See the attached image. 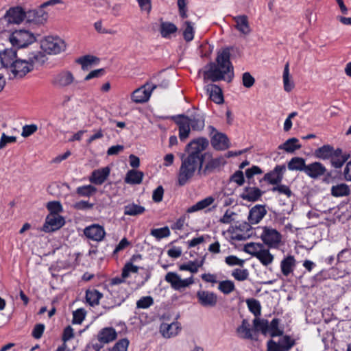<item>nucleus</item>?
I'll return each mask as SVG.
<instances>
[{"mask_svg": "<svg viewBox=\"0 0 351 351\" xmlns=\"http://www.w3.org/2000/svg\"><path fill=\"white\" fill-rule=\"evenodd\" d=\"M123 210L125 215L137 216L143 214L145 211V208L135 203H131L125 205Z\"/></svg>", "mask_w": 351, "mask_h": 351, "instance_id": "38", "label": "nucleus"}, {"mask_svg": "<svg viewBox=\"0 0 351 351\" xmlns=\"http://www.w3.org/2000/svg\"><path fill=\"white\" fill-rule=\"evenodd\" d=\"M256 258L265 266L271 264L274 260V256L269 252V250L264 248L261 252H258Z\"/></svg>", "mask_w": 351, "mask_h": 351, "instance_id": "45", "label": "nucleus"}, {"mask_svg": "<svg viewBox=\"0 0 351 351\" xmlns=\"http://www.w3.org/2000/svg\"><path fill=\"white\" fill-rule=\"evenodd\" d=\"M189 117L191 129L195 131H201L205 126V116L204 114L195 111Z\"/></svg>", "mask_w": 351, "mask_h": 351, "instance_id": "27", "label": "nucleus"}, {"mask_svg": "<svg viewBox=\"0 0 351 351\" xmlns=\"http://www.w3.org/2000/svg\"><path fill=\"white\" fill-rule=\"evenodd\" d=\"M12 47L16 49L25 48L36 41V37L28 30L20 29L14 31L9 36Z\"/></svg>", "mask_w": 351, "mask_h": 351, "instance_id": "3", "label": "nucleus"}, {"mask_svg": "<svg viewBox=\"0 0 351 351\" xmlns=\"http://www.w3.org/2000/svg\"><path fill=\"white\" fill-rule=\"evenodd\" d=\"M253 329L250 328V324L246 319L242 321L241 325L237 328L239 337L244 339H252Z\"/></svg>", "mask_w": 351, "mask_h": 351, "instance_id": "34", "label": "nucleus"}, {"mask_svg": "<svg viewBox=\"0 0 351 351\" xmlns=\"http://www.w3.org/2000/svg\"><path fill=\"white\" fill-rule=\"evenodd\" d=\"M210 143L214 149L223 151L230 147V141L226 134L217 132L211 138Z\"/></svg>", "mask_w": 351, "mask_h": 351, "instance_id": "20", "label": "nucleus"}, {"mask_svg": "<svg viewBox=\"0 0 351 351\" xmlns=\"http://www.w3.org/2000/svg\"><path fill=\"white\" fill-rule=\"evenodd\" d=\"M41 47L49 54H58L66 49L65 42L59 37L47 36L42 42Z\"/></svg>", "mask_w": 351, "mask_h": 351, "instance_id": "6", "label": "nucleus"}, {"mask_svg": "<svg viewBox=\"0 0 351 351\" xmlns=\"http://www.w3.org/2000/svg\"><path fill=\"white\" fill-rule=\"evenodd\" d=\"M326 167L319 162H313L306 165L304 173L312 179H317L326 174Z\"/></svg>", "mask_w": 351, "mask_h": 351, "instance_id": "17", "label": "nucleus"}, {"mask_svg": "<svg viewBox=\"0 0 351 351\" xmlns=\"http://www.w3.org/2000/svg\"><path fill=\"white\" fill-rule=\"evenodd\" d=\"M144 174L142 171L134 169L129 170L125 178V182L132 184H139L142 182Z\"/></svg>", "mask_w": 351, "mask_h": 351, "instance_id": "35", "label": "nucleus"}, {"mask_svg": "<svg viewBox=\"0 0 351 351\" xmlns=\"http://www.w3.org/2000/svg\"><path fill=\"white\" fill-rule=\"evenodd\" d=\"M253 325L256 330H261L264 335L267 333L269 329V324L267 319H260L255 318L253 320Z\"/></svg>", "mask_w": 351, "mask_h": 351, "instance_id": "49", "label": "nucleus"}, {"mask_svg": "<svg viewBox=\"0 0 351 351\" xmlns=\"http://www.w3.org/2000/svg\"><path fill=\"white\" fill-rule=\"evenodd\" d=\"M171 119L178 127L180 141H184L189 136L191 132L189 117L182 114L172 116Z\"/></svg>", "mask_w": 351, "mask_h": 351, "instance_id": "9", "label": "nucleus"}, {"mask_svg": "<svg viewBox=\"0 0 351 351\" xmlns=\"http://www.w3.org/2000/svg\"><path fill=\"white\" fill-rule=\"evenodd\" d=\"M209 145L206 138L193 139L185 147L186 154L181 156V165L178 173V184L185 185L197 172L207 176L219 171L226 160L223 156L214 158L212 153L204 152Z\"/></svg>", "mask_w": 351, "mask_h": 351, "instance_id": "1", "label": "nucleus"}, {"mask_svg": "<svg viewBox=\"0 0 351 351\" xmlns=\"http://www.w3.org/2000/svg\"><path fill=\"white\" fill-rule=\"evenodd\" d=\"M97 191V188L91 184L80 186L76 189V193L80 197H90Z\"/></svg>", "mask_w": 351, "mask_h": 351, "instance_id": "43", "label": "nucleus"}, {"mask_svg": "<svg viewBox=\"0 0 351 351\" xmlns=\"http://www.w3.org/2000/svg\"><path fill=\"white\" fill-rule=\"evenodd\" d=\"M74 81L75 77L71 71H62L56 75L53 83L59 87L63 88L71 85Z\"/></svg>", "mask_w": 351, "mask_h": 351, "instance_id": "23", "label": "nucleus"}, {"mask_svg": "<svg viewBox=\"0 0 351 351\" xmlns=\"http://www.w3.org/2000/svg\"><path fill=\"white\" fill-rule=\"evenodd\" d=\"M202 261L198 263L196 261H189L186 264H182L180 266V270L182 271H189L191 273H197L199 267L202 265Z\"/></svg>", "mask_w": 351, "mask_h": 351, "instance_id": "52", "label": "nucleus"}, {"mask_svg": "<svg viewBox=\"0 0 351 351\" xmlns=\"http://www.w3.org/2000/svg\"><path fill=\"white\" fill-rule=\"evenodd\" d=\"M47 208L50 212L49 215H59L63 210L62 204L58 201L48 202Z\"/></svg>", "mask_w": 351, "mask_h": 351, "instance_id": "56", "label": "nucleus"}, {"mask_svg": "<svg viewBox=\"0 0 351 351\" xmlns=\"http://www.w3.org/2000/svg\"><path fill=\"white\" fill-rule=\"evenodd\" d=\"M264 193L258 187L245 186L243 192L240 195V197L248 202H256L258 200Z\"/></svg>", "mask_w": 351, "mask_h": 351, "instance_id": "24", "label": "nucleus"}, {"mask_svg": "<svg viewBox=\"0 0 351 351\" xmlns=\"http://www.w3.org/2000/svg\"><path fill=\"white\" fill-rule=\"evenodd\" d=\"M17 59L16 49L9 48L0 51L1 64L3 67L8 70Z\"/></svg>", "mask_w": 351, "mask_h": 351, "instance_id": "21", "label": "nucleus"}, {"mask_svg": "<svg viewBox=\"0 0 351 351\" xmlns=\"http://www.w3.org/2000/svg\"><path fill=\"white\" fill-rule=\"evenodd\" d=\"M267 213V210L265 205L256 204L250 210L247 219L251 224H257Z\"/></svg>", "mask_w": 351, "mask_h": 351, "instance_id": "19", "label": "nucleus"}, {"mask_svg": "<svg viewBox=\"0 0 351 351\" xmlns=\"http://www.w3.org/2000/svg\"><path fill=\"white\" fill-rule=\"evenodd\" d=\"M215 201V199L211 197H207L199 202H197L195 204L189 207L187 210L188 213H194L198 210H203L209 206H210Z\"/></svg>", "mask_w": 351, "mask_h": 351, "instance_id": "41", "label": "nucleus"}, {"mask_svg": "<svg viewBox=\"0 0 351 351\" xmlns=\"http://www.w3.org/2000/svg\"><path fill=\"white\" fill-rule=\"evenodd\" d=\"M271 191L273 193L278 192L280 195H285L288 198L291 197L293 195L289 186L285 184H281V183L273 186Z\"/></svg>", "mask_w": 351, "mask_h": 351, "instance_id": "51", "label": "nucleus"}, {"mask_svg": "<svg viewBox=\"0 0 351 351\" xmlns=\"http://www.w3.org/2000/svg\"><path fill=\"white\" fill-rule=\"evenodd\" d=\"M306 167V160L302 157H293L287 163V168L290 171L304 172Z\"/></svg>", "mask_w": 351, "mask_h": 351, "instance_id": "33", "label": "nucleus"}, {"mask_svg": "<svg viewBox=\"0 0 351 351\" xmlns=\"http://www.w3.org/2000/svg\"><path fill=\"white\" fill-rule=\"evenodd\" d=\"M103 294L98 290L93 289L86 291V300L91 306L98 305Z\"/></svg>", "mask_w": 351, "mask_h": 351, "instance_id": "37", "label": "nucleus"}, {"mask_svg": "<svg viewBox=\"0 0 351 351\" xmlns=\"http://www.w3.org/2000/svg\"><path fill=\"white\" fill-rule=\"evenodd\" d=\"M225 263L229 266L239 265L243 267L245 263V260L241 259L234 255H230L225 258Z\"/></svg>", "mask_w": 351, "mask_h": 351, "instance_id": "61", "label": "nucleus"}, {"mask_svg": "<svg viewBox=\"0 0 351 351\" xmlns=\"http://www.w3.org/2000/svg\"><path fill=\"white\" fill-rule=\"evenodd\" d=\"M302 145L299 143V140L297 138H291L287 140L285 143L280 145L278 149L284 150L287 153H293L295 150L300 149Z\"/></svg>", "mask_w": 351, "mask_h": 351, "instance_id": "32", "label": "nucleus"}, {"mask_svg": "<svg viewBox=\"0 0 351 351\" xmlns=\"http://www.w3.org/2000/svg\"><path fill=\"white\" fill-rule=\"evenodd\" d=\"M186 27L183 32V38L186 42H190L194 38V29L191 22H185Z\"/></svg>", "mask_w": 351, "mask_h": 351, "instance_id": "58", "label": "nucleus"}, {"mask_svg": "<svg viewBox=\"0 0 351 351\" xmlns=\"http://www.w3.org/2000/svg\"><path fill=\"white\" fill-rule=\"evenodd\" d=\"M331 195L335 197H343L350 195L349 186L345 183L338 184L331 187Z\"/></svg>", "mask_w": 351, "mask_h": 351, "instance_id": "39", "label": "nucleus"}, {"mask_svg": "<svg viewBox=\"0 0 351 351\" xmlns=\"http://www.w3.org/2000/svg\"><path fill=\"white\" fill-rule=\"evenodd\" d=\"M84 234L87 238L95 241H101L106 236L104 227L99 224H92L85 228Z\"/></svg>", "mask_w": 351, "mask_h": 351, "instance_id": "16", "label": "nucleus"}, {"mask_svg": "<svg viewBox=\"0 0 351 351\" xmlns=\"http://www.w3.org/2000/svg\"><path fill=\"white\" fill-rule=\"evenodd\" d=\"M333 149V146L328 144L324 145L315 150L314 156L316 158L323 160H329Z\"/></svg>", "mask_w": 351, "mask_h": 351, "instance_id": "36", "label": "nucleus"}, {"mask_svg": "<svg viewBox=\"0 0 351 351\" xmlns=\"http://www.w3.org/2000/svg\"><path fill=\"white\" fill-rule=\"evenodd\" d=\"M198 302L204 307H214L217 303V295L216 293L199 290L196 294Z\"/></svg>", "mask_w": 351, "mask_h": 351, "instance_id": "15", "label": "nucleus"}, {"mask_svg": "<svg viewBox=\"0 0 351 351\" xmlns=\"http://www.w3.org/2000/svg\"><path fill=\"white\" fill-rule=\"evenodd\" d=\"M41 5L38 9L30 10L27 12L28 21L36 23H43L48 18V14Z\"/></svg>", "mask_w": 351, "mask_h": 351, "instance_id": "26", "label": "nucleus"}, {"mask_svg": "<svg viewBox=\"0 0 351 351\" xmlns=\"http://www.w3.org/2000/svg\"><path fill=\"white\" fill-rule=\"evenodd\" d=\"M295 259L293 256H287L284 258L280 263V268L282 274L285 276H288L293 272L294 267L295 266Z\"/></svg>", "mask_w": 351, "mask_h": 351, "instance_id": "31", "label": "nucleus"}, {"mask_svg": "<svg viewBox=\"0 0 351 351\" xmlns=\"http://www.w3.org/2000/svg\"><path fill=\"white\" fill-rule=\"evenodd\" d=\"M280 319L278 318H274L269 324V329L270 336L271 337H280L283 335L284 331L282 329L279 328Z\"/></svg>", "mask_w": 351, "mask_h": 351, "instance_id": "44", "label": "nucleus"}, {"mask_svg": "<svg viewBox=\"0 0 351 351\" xmlns=\"http://www.w3.org/2000/svg\"><path fill=\"white\" fill-rule=\"evenodd\" d=\"M26 14L21 7H14L10 8L4 15V20L8 23L19 24L21 23Z\"/></svg>", "mask_w": 351, "mask_h": 351, "instance_id": "18", "label": "nucleus"}, {"mask_svg": "<svg viewBox=\"0 0 351 351\" xmlns=\"http://www.w3.org/2000/svg\"><path fill=\"white\" fill-rule=\"evenodd\" d=\"M206 91L209 94L210 100L217 104H221L223 103V95L221 88L214 84H208L206 86Z\"/></svg>", "mask_w": 351, "mask_h": 351, "instance_id": "28", "label": "nucleus"}, {"mask_svg": "<svg viewBox=\"0 0 351 351\" xmlns=\"http://www.w3.org/2000/svg\"><path fill=\"white\" fill-rule=\"evenodd\" d=\"M34 69V60L29 61L18 58L8 70L10 72V78H23L29 72Z\"/></svg>", "mask_w": 351, "mask_h": 351, "instance_id": "4", "label": "nucleus"}, {"mask_svg": "<svg viewBox=\"0 0 351 351\" xmlns=\"http://www.w3.org/2000/svg\"><path fill=\"white\" fill-rule=\"evenodd\" d=\"M283 83H284V88L285 90L287 92L291 91L293 88V85L289 83V63H287L284 71H283Z\"/></svg>", "mask_w": 351, "mask_h": 351, "instance_id": "59", "label": "nucleus"}, {"mask_svg": "<svg viewBox=\"0 0 351 351\" xmlns=\"http://www.w3.org/2000/svg\"><path fill=\"white\" fill-rule=\"evenodd\" d=\"M170 230L167 226L160 228H155L151 230V235L154 237L158 240L167 237L170 235Z\"/></svg>", "mask_w": 351, "mask_h": 351, "instance_id": "50", "label": "nucleus"}, {"mask_svg": "<svg viewBox=\"0 0 351 351\" xmlns=\"http://www.w3.org/2000/svg\"><path fill=\"white\" fill-rule=\"evenodd\" d=\"M278 341L269 339L267 342V351H290L296 344L295 339L288 335H282Z\"/></svg>", "mask_w": 351, "mask_h": 351, "instance_id": "5", "label": "nucleus"}, {"mask_svg": "<svg viewBox=\"0 0 351 351\" xmlns=\"http://www.w3.org/2000/svg\"><path fill=\"white\" fill-rule=\"evenodd\" d=\"M285 171V165H278L273 170L266 173L260 181H265L269 184L276 186L282 182Z\"/></svg>", "mask_w": 351, "mask_h": 351, "instance_id": "12", "label": "nucleus"}, {"mask_svg": "<svg viewBox=\"0 0 351 351\" xmlns=\"http://www.w3.org/2000/svg\"><path fill=\"white\" fill-rule=\"evenodd\" d=\"M262 229L263 232L261 234V239L263 242L269 247H277L281 242V234L277 230L270 226H263Z\"/></svg>", "mask_w": 351, "mask_h": 351, "instance_id": "7", "label": "nucleus"}, {"mask_svg": "<svg viewBox=\"0 0 351 351\" xmlns=\"http://www.w3.org/2000/svg\"><path fill=\"white\" fill-rule=\"evenodd\" d=\"M263 173V171L257 165H253L252 167L248 168L245 170V174L247 178V182L249 185L256 184L254 179V176L260 175Z\"/></svg>", "mask_w": 351, "mask_h": 351, "instance_id": "42", "label": "nucleus"}, {"mask_svg": "<svg viewBox=\"0 0 351 351\" xmlns=\"http://www.w3.org/2000/svg\"><path fill=\"white\" fill-rule=\"evenodd\" d=\"M65 223L63 217L60 215H48L42 230L45 232H51L61 228Z\"/></svg>", "mask_w": 351, "mask_h": 351, "instance_id": "13", "label": "nucleus"}, {"mask_svg": "<svg viewBox=\"0 0 351 351\" xmlns=\"http://www.w3.org/2000/svg\"><path fill=\"white\" fill-rule=\"evenodd\" d=\"M232 276L238 281H244L247 279L249 272L247 269L237 268L232 271Z\"/></svg>", "mask_w": 351, "mask_h": 351, "instance_id": "55", "label": "nucleus"}, {"mask_svg": "<svg viewBox=\"0 0 351 351\" xmlns=\"http://www.w3.org/2000/svg\"><path fill=\"white\" fill-rule=\"evenodd\" d=\"M263 245L261 243H247L245 246V251L256 257V255L258 254V252H261L263 249Z\"/></svg>", "mask_w": 351, "mask_h": 351, "instance_id": "53", "label": "nucleus"}, {"mask_svg": "<svg viewBox=\"0 0 351 351\" xmlns=\"http://www.w3.org/2000/svg\"><path fill=\"white\" fill-rule=\"evenodd\" d=\"M350 158V154L349 153H343L341 148H334L329 160L332 167L341 169Z\"/></svg>", "mask_w": 351, "mask_h": 351, "instance_id": "14", "label": "nucleus"}, {"mask_svg": "<svg viewBox=\"0 0 351 351\" xmlns=\"http://www.w3.org/2000/svg\"><path fill=\"white\" fill-rule=\"evenodd\" d=\"M85 316L86 312L84 309H77L73 313V323L75 324H80L85 319Z\"/></svg>", "mask_w": 351, "mask_h": 351, "instance_id": "64", "label": "nucleus"}, {"mask_svg": "<svg viewBox=\"0 0 351 351\" xmlns=\"http://www.w3.org/2000/svg\"><path fill=\"white\" fill-rule=\"evenodd\" d=\"M255 83L254 77L249 73L245 72L242 75V84L245 88H250Z\"/></svg>", "mask_w": 351, "mask_h": 351, "instance_id": "62", "label": "nucleus"}, {"mask_svg": "<svg viewBox=\"0 0 351 351\" xmlns=\"http://www.w3.org/2000/svg\"><path fill=\"white\" fill-rule=\"evenodd\" d=\"M165 280L171 285L173 289L176 291H181L194 283L193 276L182 279L177 273L172 271H169L165 275Z\"/></svg>", "mask_w": 351, "mask_h": 351, "instance_id": "8", "label": "nucleus"}, {"mask_svg": "<svg viewBox=\"0 0 351 351\" xmlns=\"http://www.w3.org/2000/svg\"><path fill=\"white\" fill-rule=\"evenodd\" d=\"M249 221L237 222L232 231V238L237 241H245L254 234V229Z\"/></svg>", "mask_w": 351, "mask_h": 351, "instance_id": "10", "label": "nucleus"}, {"mask_svg": "<svg viewBox=\"0 0 351 351\" xmlns=\"http://www.w3.org/2000/svg\"><path fill=\"white\" fill-rule=\"evenodd\" d=\"M230 181L236 183L238 186H242L245 183V177L241 170L236 171L230 177Z\"/></svg>", "mask_w": 351, "mask_h": 351, "instance_id": "60", "label": "nucleus"}, {"mask_svg": "<svg viewBox=\"0 0 351 351\" xmlns=\"http://www.w3.org/2000/svg\"><path fill=\"white\" fill-rule=\"evenodd\" d=\"M154 304V299L152 296H143L136 302L137 308H148Z\"/></svg>", "mask_w": 351, "mask_h": 351, "instance_id": "54", "label": "nucleus"}, {"mask_svg": "<svg viewBox=\"0 0 351 351\" xmlns=\"http://www.w3.org/2000/svg\"><path fill=\"white\" fill-rule=\"evenodd\" d=\"M249 311L257 318L261 313V306L258 300L248 299L246 301Z\"/></svg>", "mask_w": 351, "mask_h": 351, "instance_id": "46", "label": "nucleus"}, {"mask_svg": "<svg viewBox=\"0 0 351 351\" xmlns=\"http://www.w3.org/2000/svg\"><path fill=\"white\" fill-rule=\"evenodd\" d=\"M98 60V58L90 55H86L82 56L76 60V62L81 64L82 69L85 71L88 70V66H90L96 61Z\"/></svg>", "mask_w": 351, "mask_h": 351, "instance_id": "47", "label": "nucleus"}, {"mask_svg": "<svg viewBox=\"0 0 351 351\" xmlns=\"http://www.w3.org/2000/svg\"><path fill=\"white\" fill-rule=\"evenodd\" d=\"M218 289L223 294L227 295L232 293L235 289V285L232 281L226 280L219 282Z\"/></svg>", "mask_w": 351, "mask_h": 351, "instance_id": "48", "label": "nucleus"}, {"mask_svg": "<svg viewBox=\"0 0 351 351\" xmlns=\"http://www.w3.org/2000/svg\"><path fill=\"white\" fill-rule=\"evenodd\" d=\"M208 69L204 72V77L213 82L225 80L228 82L234 78V67L230 61L229 48H224L219 51L216 58V63L210 62Z\"/></svg>", "mask_w": 351, "mask_h": 351, "instance_id": "2", "label": "nucleus"}, {"mask_svg": "<svg viewBox=\"0 0 351 351\" xmlns=\"http://www.w3.org/2000/svg\"><path fill=\"white\" fill-rule=\"evenodd\" d=\"M180 330L181 328L178 322H173L170 324L162 323L160 325V332L165 338H170L178 335Z\"/></svg>", "mask_w": 351, "mask_h": 351, "instance_id": "30", "label": "nucleus"}, {"mask_svg": "<svg viewBox=\"0 0 351 351\" xmlns=\"http://www.w3.org/2000/svg\"><path fill=\"white\" fill-rule=\"evenodd\" d=\"M178 27L171 22H162L160 24V32L162 38H169L171 34L176 33Z\"/></svg>", "mask_w": 351, "mask_h": 351, "instance_id": "40", "label": "nucleus"}, {"mask_svg": "<svg viewBox=\"0 0 351 351\" xmlns=\"http://www.w3.org/2000/svg\"><path fill=\"white\" fill-rule=\"evenodd\" d=\"M110 173V169L108 167L95 169L91 173L89 177V181L92 184L101 185L106 180Z\"/></svg>", "mask_w": 351, "mask_h": 351, "instance_id": "22", "label": "nucleus"}, {"mask_svg": "<svg viewBox=\"0 0 351 351\" xmlns=\"http://www.w3.org/2000/svg\"><path fill=\"white\" fill-rule=\"evenodd\" d=\"M117 337V333L112 327H105L99 330L97 334L98 341L103 342L104 344L113 341Z\"/></svg>", "mask_w": 351, "mask_h": 351, "instance_id": "25", "label": "nucleus"}, {"mask_svg": "<svg viewBox=\"0 0 351 351\" xmlns=\"http://www.w3.org/2000/svg\"><path fill=\"white\" fill-rule=\"evenodd\" d=\"M236 23L235 27L243 35H248L251 32L248 18L246 15H239L233 18Z\"/></svg>", "mask_w": 351, "mask_h": 351, "instance_id": "29", "label": "nucleus"}, {"mask_svg": "<svg viewBox=\"0 0 351 351\" xmlns=\"http://www.w3.org/2000/svg\"><path fill=\"white\" fill-rule=\"evenodd\" d=\"M45 326L44 324H36L32 332V336L36 339H40L45 331Z\"/></svg>", "mask_w": 351, "mask_h": 351, "instance_id": "63", "label": "nucleus"}, {"mask_svg": "<svg viewBox=\"0 0 351 351\" xmlns=\"http://www.w3.org/2000/svg\"><path fill=\"white\" fill-rule=\"evenodd\" d=\"M156 88V85L146 83L145 85L133 91L131 99L136 104L145 103L149 99L152 91Z\"/></svg>", "mask_w": 351, "mask_h": 351, "instance_id": "11", "label": "nucleus"}, {"mask_svg": "<svg viewBox=\"0 0 351 351\" xmlns=\"http://www.w3.org/2000/svg\"><path fill=\"white\" fill-rule=\"evenodd\" d=\"M138 267L134 265L132 262H128L122 269L121 276L123 278H127L130 273H138Z\"/></svg>", "mask_w": 351, "mask_h": 351, "instance_id": "57", "label": "nucleus"}]
</instances>
